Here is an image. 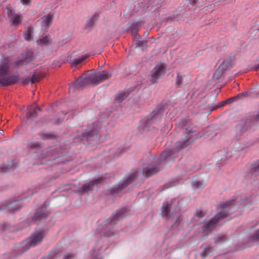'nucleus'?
Instances as JSON below:
<instances>
[{"mask_svg":"<svg viewBox=\"0 0 259 259\" xmlns=\"http://www.w3.org/2000/svg\"><path fill=\"white\" fill-rule=\"evenodd\" d=\"M5 169H3V168H1V172H5L6 171H7L8 169V166L7 165H5Z\"/></svg>","mask_w":259,"mask_h":259,"instance_id":"58836bf2","label":"nucleus"},{"mask_svg":"<svg viewBox=\"0 0 259 259\" xmlns=\"http://www.w3.org/2000/svg\"><path fill=\"white\" fill-rule=\"evenodd\" d=\"M148 34V33L147 32L144 33V35H147Z\"/></svg>","mask_w":259,"mask_h":259,"instance_id":"79ce46f5","label":"nucleus"},{"mask_svg":"<svg viewBox=\"0 0 259 259\" xmlns=\"http://www.w3.org/2000/svg\"><path fill=\"white\" fill-rule=\"evenodd\" d=\"M43 77V76L41 75L39 73H34L31 77V78L29 79L28 82H31V83H34L36 81H39L40 79Z\"/></svg>","mask_w":259,"mask_h":259,"instance_id":"393cba45","label":"nucleus"},{"mask_svg":"<svg viewBox=\"0 0 259 259\" xmlns=\"http://www.w3.org/2000/svg\"><path fill=\"white\" fill-rule=\"evenodd\" d=\"M128 95L129 92L127 91H123L116 95L115 101L117 103H120L126 98Z\"/></svg>","mask_w":259,"mask_h":259,"instance_id":"6ab92c4d","label":"nucleus"},{"mask_svg":"<svg viewBox=\"0 0 259 259\" xmlns=\"http://www.w3.org/2000/svg\"><path fill=\"white\" fill-rule=\"evenodd\" d=\"M147 42V41H146V40H144V41L138 40L136 42V44L137 45V46H138V47H142L143 45H144L145 44H146Z\"/></svg>","mask_w":259,"mask_h":259,"instance_id":"72a5a7b5","label":"nucleus"},{"mask_svg":"<svg viewBox=\"0 0 259 259\" xmlns=\"http://www.w3.org/2000/svg\"><path fill=\"white\" fill-rule=\"evenodd\" d=\"M39 135L41 139L42 140L51 139L53 137V136L52 135L48 134H39Z\"/></svg>","mask_w":259,"mask_h":259,"instance_id":"c756f323","label":"nucleus"},{"mask_svg":"<svg viewBox=\"0 0 259 259\" xmlns=\"http://www.w3.org/2000/svg\"><path fill=\"white\" fill-rule=\"evenodd\" d=\"M10 70V68L7 60H4L0 63V84L1 85H11L18 82L19 75L16 74L8 75Z\"/></svg>","mask_w":259,"mask_h":259,"instance_id":"f03ea898","label":"nucleus"},{"mask_svg":"<svg viewBox=\"0 0 259 259\" xmlns=\"http://www.w3.org/2000/svg\"><path fill=\"white\" fill-rule=\"evenodd\" d=\"M136 173H133L130 175L126 180L124 181V182L117 187H114L112 189V192H116L117 193L119 191L122 190L123 189L125 188L129 184H130L136 178Z\"/></svg>","mask_w":259,"mask_h":259,"instance_id":"6e6552de","label":"nucleus"},{"mask_svg":"<svg viewBox=\"0 0 259 259\" xmlns=\"http://www.w3.org/2000/svg\"><path fill=\"white\" fill-rule=\"evenodd\" d=\"M253 69L255 71H257L258 69H259V64L255 65Z\"/></svg>","mask_w":259,"mask_h":259,"instance_id":"ea45409f","label":"nucleus"},{"mask_svg":"<svg viewBox=\"0 0 259 259\" xmlns=\"http://www.w3.org/2000/svg\"><path fill=\"white\" fill-rule=\"evenodd\" d=\"M247 93H242V94H239L237 96H241L243 94H246Z\"/></svg>","mask_w":259,"mask_h":259,"instance_id":"a19ab883","label":"nucleus"},{"mask_svg":"<svg viewBox=\"0 0 259 259\" xmlns=\"http://www.w3.org/2000/svg\"><path fill=\"white\" fill-rule=\"evenodd\" d=\"M184 134V138L181 141L177 143L175 149L166 150L161 153L159 156L160 161H164L168 158L169 159L175 158L177 156V153L179 150L185 148L190 144V140L191 138L196 139L199 137L198 132L195 128L186 130Z\"/></svg>","mask_w":259,"mask_h":259,"instance_id":"f257e3e1","label":"nucleus"},{"mask_svg":"<svg viewBox=\"0 0 259 259\" xmlns=\"http://www.w3.org/2000/svg\"><path fill=\"white\" fill-rule=\"evenodd\" d=\"M183 81V78L182 76H180L179 73H178L176 81V85L177 88L179 87L182 84Z\"/></svg>","mask_w":259,"mask_h":259,"instance_id":"c85d7f7f","label":"nucleus"},{"mask_svg":"<svg viewBox=\"0 0 259 259\" xmlns=\"http://www.w3.org/2000/svg\"><path fill=\"white\" fill-rule=\"evenodd\" d=\"M233 206L231 202H227L223 205V210L217 213L212 219L203 226L204 232L211 231L212 228L218 222H220L230 213L233 212L231 210Z\"/></svg>","mask_w":259,"mask_h":259,"instance_id":"7ed1b4c3","label":"nucleus"},{"mask_svg":"<svg viewBox=\"0 0 259 259\" xmlns=\"http://www.w3.org/2000/svg\"><path fill=\"white\" fill-rule=\"evenodd\" d=\"M196 215L198 218H201L204 216V213H203L202 211H201V210H197Z\"/></svg>","mask_w":259,"mask_h":259,"instance_id":"f704fd0d","label":"nucleus"},{"mask_svg":"<svg viewBox=\"0 0 259 259\" xmlns=\"http://www.w3.org/2000/svg\"><path fill=\"white\" fill-rule=\"evenodd\" d=\"M160 170L157 165H149L143 168V173L146 177H149Z\"/></svg>","mask_w":259,"mask_h":259,"instance_id":"9d476101","label":"nucleus"},{"mask_svg":"<svg viewBox=\"0 0 259 259\" xmlns=\"http://www.w3.org/2000/svg\"><path fill=\"white\" fill-rule=\"evenodd\" d=\"M87 57L88 56L85 55L82 56L78 58L74 59L71 63V66L74 67L76 66L79 64L83 62Z\"/></svg>","mask_w":259,"mask_h":259,"instance_id":"4be33fe9","label":"nucleus"},{"mask_svg":"<svg viewBox=\"0 0 259 259\" xmlns=\"http://www.w3.org/2000/svg\"><path fill=\"white\" fill-rule=\"evenodd\" d=\"M53 18L54 14L52 13H49L47 15L41 17L40 19L41 27L48 28L52 23Z\"/></svg>","mask_w":259,"mask_h":259,"instance_id":"4468645a","label":"nucleus"},{"mask_svg":"<svg viewBox=\"0 0 259 259\" xmlns=\"http://www.w3.org/2000/svg\"><path fill=\"white\" fill-rule=\"evenodd\" d=\"M165 73V67L162 64L157 65L153 69L151 74V81L152 83L155 82L162 75Z\"/></svg>","mask_w":259,"mask_h":259,"instance_id":"423d86ee","label":"nucleus"},{"mask_svg":"<svg viewBox=\"0 0 259 259\" xmlns=\"http://www.w3.org/2000/svg\"><path fill=\"white\" fill-rule=\"evenodd\" d=\"M43 238V232H39L33 234L30 238L22 241L20 244L21 252L27 250L30 247H34L40 243Z\"/></svg>","mask_w":259,"mask_h":259,"instance_id":"20e7f679","label":"nucleus"},{"mask_svg":"<svg viewBox=\"0 0 259 259\" xmlns=\"http://www.w3.org/2000/svg\"><path fill=\"white\" fill-rule=\"evenodd\" d=\"M228 102L231 103V99H228L226 101H225L224 102H222L219 104V107L224 106L225 105H226Z\"/></svg>","mask_w":259,"mask_h":259,"instance_id":"c9c22d12","label":"nucleus"},{"mask_svg":"<svg viewBox=\"0 0 259 259\" xmlns=\"http://www.w3.org/2000/svg\"><path fill=\"white\" fill-rule=\"evenodd\" d=\"M32 29L31 28H28L26 31L24 33L23 36L26 40L30 41L32 39Z\"/></svg>","mask_w":259,"mask_h":259,"instance_id":"a878e982","label":"nucleus"},{"mask_svg":"<svg viewBox=\"0 0 259 259\" xmlns=\"http://www.w3.org/2000/svg\"><path fill=\"white\" fill-rule=\"evenodd\" d=\"M51 41L49 36H45L37 40L36 42L39 45H48Z\"/></svg>","mask_w":259,"mask_h":259,"instance_id":"5701e85b","label":"nucleus"},{"mask_svg":"<svg viewBox=\"0 0 259 259\" xmlns=\"http://www.w3.org/2000/svg\"><path fill=\"white\" fill-rule=\"evenodd\" d=\"M71 88H72V87H69V92H70V90H71Z\"/></svg>","mask_w":259,"mask_h":259,"instance_id":"37998d69","label":"nucleus"},{"mask_svg":"<svg viewBox=\"0 0 259 259\" xmlns=\"http://www.w3.org/2000/svg\"><path fill=\"white\" fill-rule=\"evenodd\" d=\"M103 181V179L102 178H98L97 179H95L93 181L90 182V183L84 184L82 186V187L80 188V192L81 193H84L85 192H89L92 190V187L95 185L98 184V183H102Z\"/></svg>","mask_w":259,"mask_h":259,"instance_id":"9b49d317","label":"nucleus"},{"mask_svg":"<svg viewBox=\"0 0 259 259\" xmlns=\"http://www.w3.org/2000/svg\"><path fill=\"white\" fill-rule=\"evenodd\" d=\"M32 53L28 52L26 53L25 58L19 59L17 61H16L15 63V64L17 67H19L24 65H26L32 60Z\"/></svg>","mask_w":259,"mask_h":259,"instance_id":"2eb2a0df","label":"nucleus"},{"mask_svg":"<svg viewBox=\"0 0 259 259\" xmlns=\"http://www.w3.org/2000/svg\"><path fill=\"white\" fill-rule=\"evenodd\" d=\"M49 215V212L46 209L41 210L35 213L32 218L34 221H38L46 219Z\"/></svg>","mask_w":259,"mask_h":259,"instance_id":"f3484780","label":"nucleus"},{"mask_svg":"<svg viewBox=\"0 0 259 259\" xmlns=\"http://www.w3.org/2000/svg\"><path fill=\"white\" fill-rule=\"evenodd\" d=\"M6 207L9 211L14 212L21 208V205L20 202L17 200L8 204Z\"/></svg>","mask_w":259,"mask_h":259,"instance_id":"a211bd4d","label":"nucleus"},{"mask_svg":"<svg viewBox=\"0 0 259 259\" xmlns=\"http://www.w3.org/2000/svg\"><path fill=\"white\" fill-rule=\"evenodd\" d=\"M171 207V204L168 202H165L163 204L162 207V215L163 217H169V211Z\"/></svg>","mask_w":259,"mask_h":259,"instance_id":"aec40b11","label":"nucleus"},{"mask_svg":"<svg viewBox=\"0 0 259 259\" xmlns=\"http://www.w3.org/2000/svg\"><path fill=\"white\" fill-rule=\"evenodd\" d=\"M21 2L23 5H29L31 3V0H21Z\"/></svg>","mask_w":259,"mask_h":259,"instance_id":"4c0bfd02","label":"nucleus"},{"mask_svg":"<svg viewBox=\"0 0 259 259\" xmlns=\"http://www.w3.org/2000/svg\"><path fill=\"white\" fill-rule=\"evenodd\" d=\"M111 74L107 71H102L99 73H90L86 78L87 81L92 84H98L111 77Z\"/></svg>","mask_w":259,"mask_h":259,"instance_id":"39448f33","label":"nucleus"},{"mask_svg":"<svg viewBox=\"0 0 259 259\" xmlns=\"http://www.w3.org/2000/svg\"><path fill=\"white\" fill-rule=\"evenodd\" d=\"M251 238L253 241L259 240V229L253 234Z\"/></svg>","mask_w":259,"mask_h":259,"instance_id":"7c9ffc66","label":"nucleus"},{"mask_svg":"<svg viewBox=\"0 0 259 259\" xmlns=\"http://www.w3.org/2000/svg\"><path fill=\"white\" fill-rule=\"evenodd\" d=\"M28 112L26 115V117L28 119H33L36 118L37 115V111H40L39 107L36 106L35 105H32L28 106Z\"/></svg>","mask_w":259,"mask_h":259,"instance_id":"ddd939ff","label":"nucleus"},{"mask_svg":"<svg viewBox=\"0 0 259 259\" xmlns=\"http://www.w3.org/2000/svg\"><path fill=\"white\" fill-rule=\"evenodd\" d=\"M39 144L36 142H29L27 144V147L30 149H36L39 147Z\"/></svg>","mask_w":259,"mask_h":259,"instance_id":"bb28decb","label":"nucleus"},{"mask_svg":"<svg viewBox=\"0 0 259 259\" xmlns=\"http://www.w3.org/2000/svg\"><path fill=\"white\" fill-rule=\"evenodd\" d=\"M230 63L229 60H224L219 66L216 71L213 75V78L219 79L222 75L225 70L228 67Z\"/></svg>","mask_w":259,"mask_h":259,"instance_id":"0eeeda50","label":"nucleus"},{"mask_svg":"<svg viewBox=\"0 0 259 259\" xmlns=\"http://www.w3.org/2000/svg\"><path fill=\"white\" fill-rule=\"evenodd\" d=\"M251 171L255 176L259 175V161L252 164L251 166Z\"/></svg>","mask_w":259,"mask_h":259,"instance_id":"412c9836","label":"nucleus"},{"mask_svg":"<svg viewBox=\"0 0 259 259\" xmlns=\"http://www.w3.org/2000/svg\"><path fill=\"white\" fill-rule=\"evenodd\" d=\"M27 82V81H23V83H26Z\"/></svg>","mask_w":259,"mask_h":259,"instance_id":"c03bdc74","label":"nucleus"},{"mask_svg":"<svg viewBox=\"0 0 259 259\" xmlns=\"http://www.w3.org/2000/svg\"><path fill=\"white\" fill-rule=\"evenodd\" d=\"M252 120L253 121L259 122V113L256 114L252 119Z\"/></svg>","mask_w":259,"mask_h":259,"instance_id":"e433bc0d","label":"nucleus"},{"mask_svg":"<svg viewBox=\"0 0 259 259\" xmlns=\"http://www.w3.org/2000/svg\"><path fill=\"white\" fill-rule=\"evenodd\" d=\"M13 24L18 25L21 22V18L19 15H14L12 18Z\"/></svg>","mask_w":259,"mask_h":259,"instance_id":"cd10ccee","label":"nucleus"},{"mask_svg":"<svg viewBox=\"0 0 259 259\" xmlns=\"http://www.w3.org/2000/svg\"><path fill=\"white\" fill-rule=\"evenodd\" d=\"M211 252L209 248L204 249L203 251L201 253V256L202 258H204Z\"/></svg>","mask_w":259,"mask_h":259,"instance_id":"2f4dec72","label":"nucleus"},{"mask_svg":"<svg viewBox=\"0 0 259 259\" xmlns=\"http://www.w3.org/2000/svg\"><path fill=\"white\" fill-rule=\"evenodd\" d=\"M75 255L72 253H68L66 254L64 256V259H72Z\"/></svg>","mask_w":259,"mask_h":259,"instance_id":"473e14b6","label":"nucleus"},{"mask_svg":"<svg viewBox=\"0 0 259 259\" xmlns=\"http://www.w3.org/2000/svg\"><path fill=\"white\" fill-rule=\"evenodd\" d=\"M99 17V15L98 14L94 15L87 22L86 24V27L90 28L92 27L95 21H96Z\"/></svg>","mask_w":259,"mask_h":259,"instance_id":"b1692460","label":"nucleus"},{"mask_svg":"<svg viewBox=\"0 0 259 259\" xmlns=\"http://www.w3.org/2000/svg\"><path fill=\"white\" fill-rule=\"evenodd\" d=\"M124 212V209L118 211L115 215L111 217V218L105 221V225H112L115 224L117 220L124 217L123 213Z\"/></svg>","mask_w":259,"mask_h":259,"instance_id":"f8f14e48","label":"nucleus"},{"mask_svg":"<svg viewBox=\"0 0 259 259\" xmlns=\"http://www.w3.org/2000/svg\"><path fill=\"white\" fill-rule=\"evenodd\" d=\"M87 75L84 76L82 75L75 80L73 86L75 88H80L84 86L87 84H91L89 82L87 81L86 78H87Z\"/></svg>","mask_w":259,"mask_h":259,"instance_id":"dca6fc26","label":"nucleus"},{"mask_svg":"<svg viewBox=\"0 0 259 259\" xmlns=\"http://www.w3.org/2000/svg\"><path fill=\"white\" fill-rule=\"evenodd\" d=\"M82 136L86 138L89 142L92 141H98L100 139L98 132L96 130L93 129L89 132L82 134Z\"/></svg>","mask_w":259,"mask_h":259,"instance_id":"1a4fd4ad","label":"nucleus"}]
</instances>
